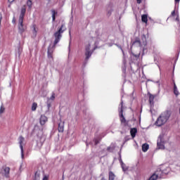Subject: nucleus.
Instances as JSON below:
<instances>
[{
	"label": "nucleus",
	"instance_id": "1",
	"mask_svg": "<svg viewBox=\"0 0 180 180\" xmlns=\"http://www.w3.org/2000/svg\"><path fill=\"white\" fill-rule=\"evenodd\" d=\"M96 50V38H91L85 46L86 61L89 60L92 53Z\"/></svg>",
	"mask_w": 180,
	"mask_h": 180
},
{
	"label": "nucleus",
	"instance_id": "2",
	"mask_svg": "<svg viewBox=\"0 0 180 180\" xmlns=\"http://www.w3.org/2000/svg\"><path fill=\"white\" fill-rule=\"evenodd\" d=\"M26 13V6H23L21 8L20 14L18 19V33L20 34H23L24 32L26 30V25L23 24V19L25 18V15Z\"/></svg>",
	"mask_w": 180,
	"mask_h": 180
},
{
	"label": "nucleus",
	"instance_id": "3",
	"mask_svg": "<svg viewBox=\"0 0 180 180\" xmlns=\"http://www.w3.org/2000/svg\"><path fill=\"white\" fill-rule=\"evenodd\" d=\"M170 117L171 112L165 111L158 117L155 124H156L158 127H160V126H163V124H165V123L168 122Z\"/></svg>",
	"mask_w": 180,
	"mask_h": 180
},
{
	"label": "nucleus",
	"instance_id": "4",
	"mask_svg": "<svg viewBox=\"0 0 180 180\" xmlns=\"http://www.w3.org/2000/svg\"><path fill=\"white\" fill-rule=\"evenodd\" d=\"M65 30H67V28L65 27V24H62L61 27L58 29V30L54 33L55 40L53 42V47H56V45L60 42V40H61V37H63V34L64 33V32H65Z\"/></svg>",
	"mask_w": 180,
	"mask_h": 180
},
{
	"label": "nucleus",
	"instance_id": "5",
	"mask_svg": "<svg viewBox=\"0 0 180 180\" xmlns=\"http://www.w3.org/2000/svg\"><path fill=\"white\" fill-rule=\"evenodd\" d=\"M132 46L135 47H141V49H143V51L144 50H146L147 48H146V46H147V37H146V35L141 36V40H136L133 42Z\"/></svg>",
	"mask_w": 180,
	"mask_h": 180
},
{
	"label": "nucleus",
	"instance_id": "6",
	"mask_svg": "<svg viewBox=\"0 0 180 180\" xmlns=\"http://www.w3.org/2000/svg\"><path fill=\"white\" fill-rule=\"evenodd\" d=\"M119 112H120V117L121 123L126 125V118L123 115V101L121 102L120 107H119Z\"/></svg>",
	"mask_w": 180,
	"mask_h": 180
},
{
	"label": "nucleus",
	"instance_id": "7",
	"mask_svg": "<svg viewBox=\"0 0 180 180\" xmlns=\"http://www.w3.org/2000/svg\"><path fill=\"white\" fill-rule=\"evenodd\" d=\"M37 136L39 139V140L37 141V146L41 147L43 146V131L41 129H38Z\"/></svg>",
	"mask_w": 180,
	"mask_h": 180
},
{
	"label": "nucleus",
	"instance_id": "8",
	"mask_svg": "<svg viewBox=\"0 0 180 180\" xmlns=\"http://www.w3.org/2000/svg\"><path fill=\"white\" fill-rule=\"evenodd\" d=\"M18 143L20 144V148L21 150V158L23 160L25 158V155L23 154V146H25V138L20 136L18 139Z\"/></svg>",
	"mask_w": 180,
	"mask_h": 180
},
{
	"label": "nucleus",
	"instance_id": "9",
	"mask_svg": "<svg viewBox=\"0 0 180 180\" xmlns=\"http://www.w3.org/2000/svg\"><path fill=\"white\" fill-rule=\"evenodd\" d=\"M158 148L160 150H164L165 147L164 146L165 141H164V137L162 136H160L158 139Z\"/></svg>",
	"mask_w": 180,
	"mask_h": 180
},
{
	"label": "nucleus",
	"instance_id": "10",
	"mask_svg": "<svg viewBox=\"0 0 180 180\" xmlns=\"http://www.w3.org/2000/svg\"><path fill=\"white\" fill-rule=\"evenodd\" d=\"M160 169L162 170L163 175H167V174H168V172H169V168L165 167V166H161Z\"/></svg>",
	"mask_w": 180,
	"mask_h": 180
},
{
	"label": "nucleus",
	"instance_id": "11",
	"mask_svg": "<svg viewBox=\"0 0 180 180\" xmlns=\"http://www.w3.org/2000/svg\"><path fill=\"white\" fill-rule=\"evenodd\" d=\"M11 169L9 167H4V175L6 178H9V172Z\"/></svg>",
	"mask_w": 180,
	"mask_h": 180
},
{
	"label": "nucleus",
	"instance_id": "12",
	"mask_svg": "<svg viewBox=\"0 0 180 180\" xmlns=\"http://www.w3.org/2000/svg\"><path fill=\"white\" fill-rule=\"evenodd\" d=\"M46 122H47V117L44 115H41L40 118V124L43 126L46 124Z\"/></svg>",
	"mask_w": 180,
	"mask_h": 180
},
{
	"label": "nucleus",
	"instance_id": "13",
	"mask_svg": "<svg viewBox=\"0 0 180 180\" xmlns=\"http://www.w3.org/2000/svg\"><path fill=\"white\" fill-rule=\"evenodd\" d=\"M130 133H131V137L133 139H134L136 137V134L137 133V129H136V128L131 129Z\"/></svg>",
	"mask_w": 180,
	"mask_h": 180
},
{
	"label": "nucleus",
	"instance_id": "14",
	"mask_svg": "<svg viewBox=\"0 0 180 180\" xmlns=\"http://www.w3.org/2000/svg\"><path fill=\"white\" fill-rule=\"evenodd\" d=\"M155 172H158V178H162V176H164V173H162V170H161L160 167L158 168Z\"/></svg>",
	"mask_w": 180,
	"mask_h": 180
},
{
	"label": "nucleus",
	"instance_id": "15",
	"mask_svg": "<svg viewBox=\"0 0 180 180\" xmlns=\"http://www.w3.org/2000/svg\"><path fill=\"white\" fill-rule=\"evenodd\" d=\"M58 131H60V133H63V131H64V123L63 122L59 123Z\"/></svg>",
	"mask_w": 180,
	"mask_h": 180
},
{
	"label": "nucleus",
	"instance_id": "16",
	"mask_svg": "<svg viewBox=\"0 0 180 180\" xmlns=\"http://www.w3.org/2000/svg\"><path fill=\"white\" fill-rule=\"evenodd\" d=\"M174 94L176 96L179 95V91H178V87H176V84H174Z\"/></svg>",
	"mask_w": 180,
	"mask_h": 180
},
{
	"label": "nucleus",
	"instance_id": "17",
	"mask_svg": "<svg viewBox=\"0 0 180 180\" xmlns=\"http://www.w3.org/2000/svg\"><path fill=\"white\" fill-rule=\"evenodd\" d=\"M53 49L51 48L48 49V57L49 58H53Z\"/></svg>",
	"mask_w": 180,
	"mask_h": 180
},
{
	"label": "nucleus",
	"instance_id": "18",
	"mask_svg": "<svg viewBox=\"0 0 180 180\" xmlns=\"http://www.w3.org/2000/svg\"><path fill=\"white\" fill-rule=\"evenodd\" d=\"M149 146L147 143H145L142 146V151L143 153H146L148 150Z\"/></svg>",
	"mask_w": 180,
	"mask_h": 180
},
{
	"label": "nucleus",
	"instance_id": "19",
	"mask_svg": "<svg viewBox=\"0 0 180 180\" xmlns=\"http://www.w3.org/2000/svg\"><path fill=\"white\" fill-rule=\"evenodd\" d=\"M141 20H142V22H143V23H147V22L148 21V19L147 18V15H146V14L142 15Z\"/></svg>",
	"mask_w": 180,
	"mask_h": 180
},
{
	"label": "nucleus",
	"instance_id": "20",
	"mask_svg": "<svg viewBox=\"0 0 180 180\" xmlns=\"http://www.w3.org/2000/svg\"><path fill=\"white\" fill-rule=\"evenodd\" d=\"M121 166H122V171L124 172L127 171L129 169V167L126 166V165H124V163H123L122 161H121Z\"/></svg>",
	"mask_w": 180,
	"mask_h": 180
},
{
	"label": "nucleus",
	"instance_id": "21",
	"mask_svg": "<svg viewBox=\"0 0 180 180\" xmlns=\"http://www.w3.org/2000/svg\"><path fill=\"white\" fill-rule=\"evenodd\" d=\"M154 96L153 94H149V102L150 105H153L154 103Z\"/></svg>",
	"mask_w": 180,
	"mask_h": 180
},
{
	"label": "nucleus",
	"instance_id": "22",
	"mask_svg": "<svg viewBox=\"0 0 180 180\" xmlns=\"http://www.w3.org/2000/svg\"><path fill=\"white\" fill-rule=\"evenodd\" d=\"M32 33H33V37H36V34H37V30H36V25H33L32 27Z\"/></svg>",
	"mask_w": 180,
	"mask_h": 180
},
{
	"label": "nucleus",
	"instance_id": "23",
	"mask_svg": "<svg viewBox=\"0 0 180 180\" xmlns=\"http://www.w3.org/2000/svg\"><path fill=\"white\" fill-rule=\"evenodd\" d=\"M34 180H40V173L39 172H37L35 173V176H34Z\"/></svg>",
	"mask_w": 180,
	"mask_h": 180
},
{
	"label": "nucleus",
	"instance_id": "24",
	"mask_svg": "<svg viewBox=\"0 0 180 180\" xmlns=\"http://www.w3.org/2000/svg\"><path fill=\"white\" fill-rule=\"evenodd\" d=\"M51 12H52V20L53 22H54V20H56V15L57 13L56 12L55 10H52Z\"/></svg>",
	"mask_w": 180,
	"mask_h": 180
},
{
	"label": "nucleus",
	"instance_id": "25",
	"mask_svg": "<svg viewBox=\"0 0 180 180\" xmlns=\"http://www.w3.org/2000/svg\"><path fill=\"white\" fill-rule=\"evenodd\" d=\"M5 112V107H4V104H2L0 107V115Z\"/></svg>",
	"mask_w": 180,
	"mask_h": 180
},
{
	"label": "nucleus",
	"instance_id": "26",
	"mask_svg": "<svg viewBox=\"0 0 180 180\" xmlns=\"http://www.w3.org/2000/svg\"><path fill=\"white\" fill-rule=\"evenodd\" d=\"M36 109H37V103H32V110H36Z\"/></svg>",
	"mask_w": 180,
	"mask_h": 180
},
{
	"label": "nucleus",
	"instance_id": "27",
	"mask_svg": "<svg viewBox=\"0 0 180 180\" xmlns=\"http://www.w3.org/2000/svg\"><path fill=\"white\" fill-rule=\"evenodd\" d=\"M54 99H56V94L53 93L52 96L49 98V101H54Z\"/></svg>",
	"mask_w": 180,
	"mask_h": 180
},
{
	"label": "nucleus",
	"instance_id": "28",
	"mask_svg": "<svg viewBox=\"0 0 180 180\" xmlns=\"http://www.w3.org/2000/svg\"><path fill=\"white\" fill-rule=\"evenodd\" d=\"M27 5L29 8H32V1L31 0H27Z\"/></svg>",
	"mask_w": 180,
	"mask_h": 180
},
{
	"label": "nucleus",
	"instance_id": "29",
	"mask_svg": "<svg viewBox=\"0 0 180 180\" xmlns=\"http://www.w3.org/2000/svg\"><path fill=\"white\" fill-rule=\"evenodd\" d=\"M47 108L48 109H50V108H51V104L49 102V101L47 102Z\"/></svg>",
	"mask_w": 180,
	"mask_h": 180
},
{
	"label": "nucleus",
	"instance_id": "30",
	"mask_svg": "<svg viewBox=\"0 0 180 180\" xmlns=\"http://www.w3.org/2000/svg\"><path fill=\"white\" fill-rule=\"evenodd\" d=\"M133 56H134V57H136V58L140 57V53H139V55H134V53H133Z\"/></svg>",
	"mask_w": 180,
	"mask_h": 180
},
{
	"label": "nucleus",
	"instance_id": "31",
	"mask_svg": "<svg viewBox=\"0 0 180 180\" xmlns=\"http://www.w3.org/2000/svg\"><path fill=\"white\" fill-rule=\"evenodd\" d=\"M43 180H49V177H47L46 176H45L43 178Z\"/></svg>",
	"mask_w": 180,
	"mask_h": 180
},
{
	"label": "nucleus",
	"instance_id": "32",
	"mask_svg": "<svg viewBox=\"0 0 180 180\" xmlns=\"http://www.w3.org/2000/svg\"><path fill=\"white\" fill-rule=\"evenodd\" d=\"M176 20H177V22H179V15H177Z\"/></svg>",
	"mask_w": 180,
	"mask_h": 180
},
{
	"label": "nucleus",
	"instance_id": "33",
	"mask_svg": "<svg viewBox=\"0 0 180 180\" xmlns=\"http://www.w3.org/2000/svg\"><path fill=\"white\" fill-rule=\"evenodd\" d=\"M174 15H175V11H173L172 12V16H174Z\"/></svg>",
	"mask_w": 180,
	"mask_h": 180
},
{
	"label": "nucleus",
	"instance_id": "34",
	"mask_svg": "<svg viewBox=\"0 0 180 180\" xmlns=\"http://www.w3.org/2000/svg\"><path fill=\"white\" fill-rule=\"evenodd\" d=\"M12 22H13V23H15V17H13V20H12Z\"/></svg>",
	"mask_w": 180,
	"mask_h": 180
},
{
	"label": "nucleus",
	"instance_id": "35",
	"mask_svg": "<svg viewBox=\"0 0 180 180\" xmlns=\"http://www.w3.org/2000/svg\"><path fill=\"white\" fill-rule=\"evenodd\" d=\"M137 4H140L141 2V0H136Z\"/></svg>",
	"mask_w": 180,
	"mask_h": 180
},
{
	"label": "nucleus",
	"instance_id": "36",
	"mask_svg": "<svg viewBox=\"0 0 180 180\" xmlns=\"http://www.w3.org/2000/svg\"><path fill=\"white\" fill-rule=\"evenodd\" d=\"M13 1H15V0H8V2H10V4H12V2H13Z\"/></svg>",
	"mask_w": 180,
	"mask_h": 180
},
{
	"label": "nucleus",
	"instance_id": "37",
	"mask_svg": "<svg viewBox=\"0 0 180 180\" xmlns=\"http://www.w3.org/2000/svg\"><path fill=\"white\" fill-rule=\"evenodd\" d=\"M176 4H179L180 0H174Z\"/></svg>",
	"mask_w": 180,
	"mask_h": 180
},
{
	"label": "nucleus",
	"instance_id": "38",
	"mask_svg": "<svg viewBox=\"0 0 180 180\" xmlns=\"http://www.w3.org/2000/svg\"><path fill=\"white\" fill-rule=\"evenodd\" d=\"M157 84H158V86H160V82H157Z\"/></svg>",
	"mask_w": 180,
	"mask_h": 180
},
{
	"label": "nucleus",
	"instance_id": "39",
	"mask_svg": "<svg viewBox=\"0 0 180 180\" xmlns=\"http://www.w3.org/2000/svg\"><path fill=\"white\" fill-rule=\"evenodd\" d=\"M69 34H70V36H71V31L70 30L69 31Z\"/></svg>",
	"mask_w": 180,
	"mask_h": 180
},
{
	"label": "nucleus",
	"instance_id": "40",
	"mask_svg": "<svg viewBox=\"0 0 180 180\" xmlns=\"http://www.w3.org/2000/svg\"><path fill=\"white\" fill-rule=\"evenodd\" d=\"M36 130H37V127L34 128V131L36 132Z\"/></svg>",
	"mask_w": 180,
	"mask_h": 180
},
{
	"label": "nucleus",
	"instance_id": "41",
	"mask_svg": "<svg viewBox=\"0 0 180 180\" xmlns=\"http://www.w3.org/2000/svg\"><path fill=\"white\" fill-rule=\"evenodd\" d=\"M8 8H11V4L8 5Z\"/></svg>",
	"mask_w": 180,
	"mask_h": 180
},
{
	"label": "nucleus",
	"instance_id": "42",
	"mask_svg": "<svg viewBox=\"0 0 180 180\" xmlns=\"http://www.w3.org/2000/svg\"><path fill=\"white\" fill-rule=\"evenodd\" d=\"M122 53H123V49H122Z\"/></svg>",
	"mask_w": 180,
	"mask_h": 180
}]
</instances>
